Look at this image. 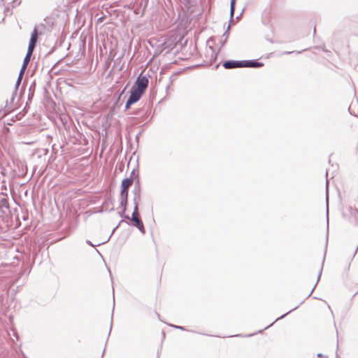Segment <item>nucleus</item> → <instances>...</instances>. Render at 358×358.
I'll return each instance as SVG.
<instances>
[{
	"mask_svg": "<svg viewBox=\"0 0 358 358\" xmlns=\"http://www.w3.org/2000/svg\"><path fill=\"white\" fill-rule=\"evenodd\" d=\"M132 184L131 179L130 178L123 179L121 183L120 199L123 214L126 212L127 208L129 189Z\"/></svg>",
	"mask_w": 358,
	"mask_h": 358,
	"instance_id": "nucleus-1",
	"label": "nucleus"
},
{
	"mask_svg": "<svg viewBox=\"0 0 358 358\" xmlns=\"http://www.w3.org/2000/svg\"><path fill=\"white\" fill-rule=\"evenodd\" d=\"M131 221L134 222V225L138 229V230L143 234H145V230L144 228L143 223L140 218L138 208L136 206L134 208V212L131 215V217L129 219Z\"/></svg>",
	"mask_w": 358,
	"mask_h": 358,
	"instance_id": "nucleus-2",
	"label": "nucleus"
},
{
	"mask_svg": "<svg viewBox=\"0 0 358 358\" xmlns=\"http://www.w3.org/2000/svg\"><path fill=\"white\" fill-rule=\"evenodd\" d=\"M148 83L149 81L146 76H139L132 87L141 92L142 94H144L148 86Z\"/></svg>",
	"mask_w": 358,
	"mask_h": 358,
	"instance_id": "nucleus-3",
	"label": "nucleus"
},
{
	"mask_svg": "<svg viewBox=\"0 0 358 358\" xmlns=\"http://www.w3.org/2000/svg\"><path fill=\"white\" fill-rule=\"evenodd\" d=\"M41 31H38V27H35L31 34V38L29 43V46L27 51H29V54H32L34 52V50L36 48L38 36L41 34Z\"/></svg>",
	"mask_w": 358,
	"mask_h": 358,
	"instance_id": "nucleus-4",
	"label": "nucleus"
},
{
	"mask_svg": "<svg viewBox=\"0 0 358 358\" xmlns=\"http://www.w3.org/2000/svg\"><path fill=\"white\" fill-rule=\"evenodd\" d=\"M132 193L134 194V208H136V206L138 208V201L141 199V186L138 180L135 183Z\"/></svg>",
	"mask_w": 358,
	"mask_h": 358,
	"instance_id": "nucleus-5",
	"label": "nucleus"
},
{
	"mask_svg": "<svg viewBox=\"0 0 358 358\" xmlns=\"http://www.w3.org/2000/svg\"><path fill=\"white\" fill-rule=\"evenodd\" d=\"M236 0H231V3H230V21H229V24L227 27V29L226 30V31L223 34L222 36L225 38V39H227L229 36V30L230 29V27H231V22L233 21L234 20V12H235V7H236Z\"/></svg>",
	"mask_w": 358,
	"mask_h": 358,
	"instance_id": "nucleus-6",
	"label": "nucleus"
},
{
	"mask_svg": "<svg viewBox=\"0 0 358 358\" xmlns=\"http://www.w3.org/2000/svg\"><path fill=\"white\" fill-rule=\"evenodd\" d=\"M243 60H227L223 63V67L226 69H232L236 68H243Z\"/></svg>",
	"mask_w": 358,
	"mask_h": 358,
	"instance_id": "nucleus-7",
	"label": "nucleus"
},
{
	"mask_svg": "<svg viewBox=\"0 0 358 358\" xmlns=\"http://www.w3.org/2000/svg\"><path fill=\"white\" fill-rule=\"evenodd\" d=\"M243 68L258 69L264 66V64L262 62H258L256 59L243 60Z\"/></svg>",
	"mask_w": 358,
	"mask_h": 358,
	"instance_id": "nucleus-8",
	"label": "nucleus"
},
{
	"mask_svg": "<svg viewBox=\"0 0 358 358\" xmlns=\"http://www.w3.org/2000/svg\"><path fill=\"white\" fill-rule=\"evenodd\" d=\"M143 94L132 87L130 90V95L128 98V100L131 103H135L140 100Z\"/></svg>",
	"mask_w": 358,
	"mask_h": 358,
	"instance_id": "nucleus-9",
	"label": "nucleus"
},
{
	"mask_svg": "<svg viewBox=\"0 0 358 358\" xmlns=\"http://www.w3.org/2000/svg\"><path fill=\"white\" fill-rule=\"evenodd\" d=\"M32 54H29V51H27V54H26V56L24 59V61H23V64H22V68L20 69V75H24V73L25 71V69L30 61V57L31 56Z\"/></svg>",
	"mask_w": 358,
	"mask_h": 358,
	"instance_id": "nucleus-10",
	"label": "nucleus"
},
{
	"mask_svg": "<svg viewBox=\"0 0 358 358\" xmlns=\"http://www.w3.org/2000/svg\"><path fill=\"white\" fill-rule=\"evenodd\" d=\"M138 177V172L136 169H133L132 171L130 173V176L128 178L131 179L132 182H134V180Z\"/></svg>",
	"mask_w": 358,
	"mask_h": 358,
	"instance_id": "nucleus-11",
	"label": "nucleus"
},
{
	"mask_svg": "<svg viewBox=\"0 0 358 358\" xmlns=\"http://www.w3.org/2000/svg\"><path fill=\"white\" fill-rule=\"evenodd\" d=\"M324 259H325V257H324V258H323V261H322V266H321L320 271H319V273H318V276H317V282H318V281H319V280H320V276H321V275H322V268H323V265H324ZM316 283H317V282H316ZM316 285H317V284H315V286L313 287V289H312L311 292L309 294V295H308V296H310V295L311 294V293L313 292V289H315V287H316Z\"/></svg>",
	"mask_w": 358,
	"mask_h": 358,
	"instance_id": "nucleus-12",
	"label": "nucleus"
},
{
	"mask_svg": "<svg viewBox=\"0 0 358 358\" xmlns=\"http://www.w3.org/2000/svg\"><path fill=\"white\" fill-rule=\"evenodd\" d=\"M299 306V305L296 306V307H294L293 309L290 310L289 311H288L287 313H286L285 314L282 315V316H280V317L277 318L276 320H281L282 318H284L286 315H287L288 314H289L291 312H292L293 310H296L298 307Z\"/></svg>",
	"mask_w": 358,
	"mask_h": 358,
	"instance_id": "nucleus-13",
	"label": "nucleus"
},
{
	"mask_svg": "<svg viewBox=\"0 0 358 358\" xmlns=\"http://www.w3.org/2000/svg\"><path fill=\"white\" fill-rule=\"evenodd\" d=\"M22 77L23 76L22 75H20L18 76V78H17V82H16V84H15V88L17 89L18 88V86L20 84V82L22 79Z\"/></svg>",
	"mask_w": 358,
	"mask_h": 358,
	"instance_id": "nucleus-14",
	"label": "nucleus"
},
{
	"mask_svg": "<svg viewBox=\"0 0 358 358\" xmlns=\"http://www.w3.org/2000/svg\"><path fill=\"white\" fill-rule=\"evenodd\" d=\"M171 327L175 328V329H180V330H182V331H186L187 329L182 327V326H178V325H174V324H171L170 325Z\"/></svg>",
	"mask_w": 358,
	"mask_h": 358,
	"instance_id": "nucleus-15",
	"label": "nucleus"
},
{
	"mask_svg": "<svg viewBox=\"0 0 358 358\" xmlns=\"http://www.w3.org/2000/svg\"><path fill=\"white\" fill-rule=\"evenodd\" d=\"M132 104L134 103L127 99L125 105V110H129Z\"/></svg>",
	"mask_w": 358,
	"mask_h": 358,
	"instance_id": "nucleus-16",
	"label": "nucleus"
},
{
	"mask_svg": "<svg viewBox=\"0 0 358 358\" xmlns=\"http://www.w3.org/2000/svg\"><path fill=\"white\" fill-rule=\"evenodd\" d=\"M120 217H123L126 219H128V220L130 219V217L128 215H126L125 213L124 214L122 213V210L121 212H120Z\"/></svg>",
	"mask_w": 358,
	"mask_h": 358,
	"instance_id": "nucleus-17",
	"label": "nucleus"
},
{
	"mask_svg": "<svg viewBox=\"0 0 358 358\" xmlns=\"http://www.w3.org/2000/svg\"><path fill=\"white\" fill-rule=\"evenodd\" d=\"M328 184H329V180H328V179H327V182H326V187H327V203H328V199H329V196H328Z\"/></svg>",
	"mask_w": 358,
	"mask_h": 358,
	"instance_id": "nucleus-18",
	"label": "nucleus"
},
{
	"mask_svg": "<svg viewBox=\"0 0 358 358\" xmlns=\"http://www.w3.org/2000/svg\"><path fill=\"white\" fill-rule=\"evenodd\" d=\"M1 203L3 206H5L6 208H8V205H6L7 203V201L5 199H3L1 200Z\"/></svg>",
	"mask_w": 358,
	"mask_h": 358,
	"instance_id": "nucleus-19",
	"label": "nucleus"
},
{
	"mask_svg": "<svg viewBox=\"0 0 358 358\" xmlns=\"http://www.w3.org/2000/svg\"><path fill=\"white\" fill-rule=\"evenodd\" d=\"M327 214L329 213V205L328 203H327ZM329 218L327 217V227H329Z\"/></svg>",
	"mask_w": 358,
	"mask_h": 358,
	"instance_id": "nucleus-20",
	"label": "nucleus"
},
{
	"mask_svg": "<svg viewBox=\"0 0 358 358\" xmlns=\"http://www.w3.org/2000/svg\"><path fill=\"white\" fill-rule=\"evenodd\" d=\"M317 357H319V358H324V355H323V354H322V353H318V354L317 355Z\"/></svg>",
	"mask_w": 358,
	"mask_h": 358,
	"instance_id": "nucleus-21",
	"label": "nucleus"
},
{
	"mask_svg": "<svg viewBox=\"0 0 358 358\" xmlns=\"http://www.w3.org/2000/svg\"><path fill=\"white\" fill-rule=\"evenodd\" d=\"M87 243L92 247H94L95 245L92 244V243L90 241H87Z\"/></svg>",
	"mask_w": 358,
	"mask_h": 358,
	"instance_id": "nucleus-22",
	"label": "nucleus"
},
{
	"mask_svg": "<svg viewBox=\"0 0 358 358\" xmlns=\"http://www.w3.org/2000/svg\"><path fill=\"white\" fill-rule=\"evenodd\" d=\"M123 222V221H122V220H121V221L120 222V223L118 224V225H117V226L114 229H113L112 234H113V232L115 231V229L119 227L120 224L121 222Z\"/></svg>",
	"mask_w": 358,
	"mask_h": 358,
	"instance_id": "nucleus-23",
	"label": "nucleus"
},
{
	"mask_svg": "<svg viewBox=\"0 0 358 358\" xmlns=\"http://www.w3.org/2000/svg\"><path fill=\"white\" fill-rule=\"evenodd\" d=\"M348 110H349L350 114H353L352 112V105L350 106V107L348 108Z\"/></svg>",
	"mask_w": 358,
	"mask_h": 358,
	"instance_id": "nucleus-24",
	"label": "nucleus"
},
{
	"mask_svg": "<svg viewBox=\"0 0 358 358\" xmlns=\"http://www.w3.org/2000/svg\"><path fill=\"white\" fill-rule=\"evenodd\" d=\"M22 219H23V220H24V221H25V220H27L28 219V215H24V216L22 217Z\"/></svg>",
	"mask_w": 358,
	"mask_h": 358,
	"instance_id": "nucleus-25",
	"label": "nucleus"
},
{
	"mask_svg": "<svg viewBox=\"0 0 358 358\" xmlns=\"http://www.w3.org/2000/svg\"><path fill=\"white\" fill-rule=\"evenodd\" d=\"M273 324H274V322L271 323L270 325H268V326L264 328V329H267L268 328H269L270 327H271Z\"/></svg>",
	"mask_w": 358,
	"mask_h": 358,
	"instance_id": "nucleus-26",
	"label": "nucleus"
},
{
	"mask_svg": "<svg viewBox=\"0 0 358 358\" xmlns=\"http://www.w3.org/2000/svg\"><path fill=\"white\" fill-rule=\"evenodd\" d=\"M243 12V10L240 13V15H238V16L236 17V19H237V20H238V19L241 17V15H242Z\"/></svg>",
	"mask_w": 358,
	"mask_h": 358,
	"instance_id": "nucleus-27",
	"label": "nucleus"
},
{
	"mask_svg": "<svg viewBox=\"0 0 358 358\" xmlns=\"http://www.w3.org/2000/svg\"><path fill=\"white\" fill-rule=\"evenodd\" d=\"M227 39H224V41H222V46L224 45L226 43Z\"/></svg>",
	"mask_w": 358,
	"mask_h": 358,
	"instance_id": "nucleus-28",
	"label": "nucleus"
},
{
	"mask_svg": "<svg viewBox=\"0 0 358 358\" xmlns=\"http://www.w3.org/2000/svg\"><path fill=\"white\" fill-rule=\"evenodd\" d=\"M294 52H285V54L286 55H289V54H291V53H293Z\"/></svg>",
	"mask_w": 358,
	"mask_h": 358,
	"instance_id": "nucleus-29",
	"label": "nucleus"
},
{
	"mask_svg": "<svg viewBox=\"0 0 358 358\" xmlns=\"http://www.w3.org/2000/svg\"><path fill=\"white\" fill-rule=\"evenodd\" d=\"M254 334H250L247 335L246 336H247V337H250V336H253Z\"/></svg>",
	"mask_w": 358,
	"mask_h": 358,
	"instance_id": "nucleus-30",
	"label": "nucleus"
},
{
	"mask_svg": "<svg viewBox=\"0 0 358 358\" xmlns=\"http://www.w3.org/2000/svg\"><path fill=\"white\" fill-rule=\"evenodd\" d=\"M264 331V329L259 330L258 333L262 334Z\"/></svg>",
	"mask_w": 358,
	"mask_h": 358,
	"instance_id": "nucleus-31",
	"label": "nucleus"
},
{
	"mask_svg": "<svg viewBox=\"0 0 358 358\" xmlns=\"http://www.w3.org/2000/svg\"><path fill=\"white\" fill-rule=\"evenodd\" d=\"M235 336H243L241 334H238V335H236Z\"/></svg>",
	"mask_w": 358,
	"mask_h": 358,
	"instance_id": "nucleus-32",
	"label": "nucleus"
},
{
	"mask_svg": "<svg viewBox=\"0 0 358 358\" xmlns=\"http://www.w3.org/2000/svg\"><path fill=\"white\" fill-rule=\"evenodd\" d=\"M357 247H358V245H357ZM357 249H358V248H357V249L355 250V253H357Z\"/></svg>",
	"mask_w": 358,
	"mask_h": 358,
	"instance_id": "nucleus-33",
	"label": "nucleus"
},
{
	"mask_svg": "<svg viewBox=\"0 0 358 358\" xmlns=\"http://www.w3.org/2000/svg\"><path fill=\"white\" fill-rule=\"evenodd\" d=\"M326 176H327V177L328 176V171H327L326 172Z\"/></svg>",
	"mask_w": 358,
	"mask_h": 358,
	"instance_id": "nucleus-34",
	"label": "nucleus"
},
{
	"mask_svg": "<svg viewBox=\"0 0 358 358\" xmlns=\"http://www.w3.org/2000/svg\"><path fill=\"white\" fill-rule=\"evenodd\" d=\"M24 358H27L24 354H23Z\"/></svg>",
	"mask_w": 358,
	"mask_h": 358,
	"instance_id": "nucleus-35",
	"label": "nucleus"
},
{
	"mask_svg": "<svg viewBox=\"0 0 358 358\" xmlns=\"http://www.w3.org/2000/svg\"><path fill=\"white\" fill-rule=\"evenodd\" d=\"M336 358H339V356L338 355H336Z\"/></svg>",
	"mask_w": 358,
	"mask_h": 358,
	"instance_id": "nucleus-36",
	"label": "nucleus"
},
{
	"mask_svg": "<svg viewBox=\"0 0 358 358\" xmlns=\"http://www.w3.org/2000/svg\"><path fill=\"white\" fill-rule=\"evenodd\" d=\"M325 358H327V357H325Z\"/></svg>",
	"mask_w": 358,
	"mask_h": 358,
	"instance_id": "nucleus-37",
	"label": "nucleus"
}]
</instances>
